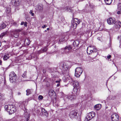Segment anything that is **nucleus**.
Instances as JSON below:
<instances>
[{"mask_svg":"<svg viewBox=\"0 0 121 121\" xmlns=\"http://www.w3.org/2000/svg\"><path fill=\"white\" fill-rule=\"evenodd\" d=\"M55 93L54 91L52 89L50 90L49 91V95L50 96H52Z\"/></svg>","mask_w":121,"mask_h":121,"instance_id":"19","label":"nucleus"},{"mask_svg":"<svg viewBox=\"0 0 121 121\" xmlns=\"http://www.w3.org/2000/svg\"><path fill=\"white\" fill-rule=\"evenodd\" d=\"M1 20V17H0V21Z\"/></svg>","mask_w":121,"mask_h":121,"instance_id":"59","label":"nucleus"},{"mask_svg":"<svg viewBox=\"0 0 121 121\" xmlns=\"http://www.w3.org/2000/svg\"><path fill=\"white\" fill-rule=\"evenodd\" d=\"M21 31L19 30H16L14 31L13 33V36L16 38H17L19 35V33Z\"/></svg>","mask_w":121,"mask_h":121,"instance_id":"10","label":"nucleus"},{"mask_svg":"<svg viewBox=\"0 0 121 121\" xmlns=\"http://www.w3.org/2000/svg\"><path fill=\"white\" fill-rule=\"evenodd\" d=\"M115 27L116 28L119 29L121 27V22L119 21H117L115 22Z\"/></svg>","mask_w":121,"mask_h":121,"instance_id":"14","label":"nucleus"},{"mask_svg":"<svg viewBox=\"0 0 121 121\" xmlns=\"http://www.w3.org/2000/svg\"><path fill=\"white\" fill-rule=\"evenodd\" d=\"M77 114V112L75 111H73L70 112L69 115L70 117L73 119L76 118Z\"/></svg>","mask_w":121,"mask_h":121,"instance_id":"9","label":"nucleus"},{"mask_svg":"<svg viewBox=\"0 0 121 121\" xmlns=\"http://www.w3.org/2000/svg\"><path fill=\"white\" fill-rule=\"evenodd\" d=\"M4 94L0 93V100H2L4 99Z\"/></svg>","mask_w":121,"mask_h":121,"instance_id":"32","label":"nucleus"},{"mask_svg":"<svg viewBox=\"0 0 121 121\" xmlns=\"http://www.w3.org/2000/svg\"><path fill=\"white\" fill-rule=\"evenodd\" d=\"M72 85L74 88L78 87L79 85V82L76 80L74 81L73 82Z\"/></svg>","mask_w":121,"mask_h":121,"instance_id":"18","label":"nucleus"},{"mask_svg":"<svg viewBox=\"0 0 121 121\" xmlns=\"http://www.w3.org/2000/svg\"><path fill=\"white\" fill-rule=\"evenodd\" d=\"M32 12V11L31 10L29 12V13H30V14H31V15L32 16H34V13H33Z\"/></svg>","mask_w":121,"mask_h":121,"instance_id":"42","label":"nucleus"},{"mask_svg":"<svg viewBox=\"0 0 121 121\" xmlns=\"http://www.w3.org/2000/svg\"><path fill=\"white\" fill-rule=\"evenodd\" d=\"M4 83L5 84V81H6L5 79V78L4 77Z\"/></svg>","mask_w":121,"mask_h":121,"instance_id":"52","label":"nucleus"},{"mask_svg":"<svg viewBox=\"0 0 121 121\" xmlns=\"http://www.w3.org/2000/svg\"><path fill=\"white\" fill-rule=\"evenodd\" d=\"M70 63L69 62H61L60 64V67L64 71H66L67 74L69 72Z\"/></svg>","mask_w":121,"mask_h":121,"instance_id":"1","label":"nucleus"},{"mask_svg":"<svg viewBox=\"0 0 121 121\" xmlns=\"http://www.w3.org/2000/svg\"><path fill=\"white\" fill-rule=\"evenodd\" d=\"M67 98L68 99H70L71 101H72L75 99L76 97V96L74 95H71L68 96Z\"/></svg>","mask_w":121,"mask_h":121,"instance_id":"17","label":"nucleus"},{"mask_svg":"<svg viewBox=\"0 0 121 121\" xmlns=\"http://www.w3.org/2000/svg\"><path fill=\"white\" fill-rule=\"evenodd\" d=\"M65 37L64 36L60 37V38L59 42H63L65 40Z\"/></svg>","mask_w":121,"mask_h":121,"instance_id":"24","label":"nucleus"},{"mask_svg":"<svg viewBox=\"0 0 121 121\" xmlns=\"http://www.w3.org/2000/svg\"><path fill=\"white\" fill-rule=\"evenodd\" d=\"M56 82L57 83H59L60 82V81H56Z\"/></svg>","mask_w":121,"mask_h":121,"instance_id":"51","label":"nucleus"},{"mask_svg":"<svg viewBox=\"0 0 121 121\" xmlns=\"http://www.w3.org/2000/svg\"><path fill=\"white\" fill-rule=\"evenodd\" d=\"M1 43L0 42V47L1 46Z\"/></svg>","mask_w":121,"mask_h":121,"instance_id":"58","label":"nucleus"},{"mask_svg":"<svg viewBox=\"0 0 121 121\" xmlns=\"http://www.w3.org/2000/svg\"><path fill=\"white\" fill-rule=\"evenodd\" d=\"M107 22L110 25L113 24L115 23L114 19H112L111 17L108 19Z\"/></svg>","mask_w":121,"mask_h":121,"instance_id":"13","label":"nucleus"},{"mask_svg":"<svg viewBox=\"0 0 121 121\" xmlns=\"http://www.w3.org/2000/svg\"><path fill=\"white\" fill-rule=\"evenodd\" d=\"M86 117L87 121H89L92 118V117L90 116L88 114Z\"/></svg>","mask_w":121,"mask_h":121,"instance_id":"34","label":"nucleus"},{"mask_svg":"<svg viewBox=\"0 0 121 121\" xmlns=\"http://www.w3.org/2000/svg\"><path fill=\"white\" fill-rule=\"evenodd\" d=\"M90 31L89 30H88L87 31H86V33L87 35H88V37H89V36L91 37L92 35V31L91 32V35H89V34L90 33Z\"/></svg>","mask_w":121,"mask_h":121,"instance_id":"35","label":"nucleus"},{"mask_svg":"<svg viewBox=\"0 0 121 121\" xmlns=\"http://www.w3.org/2000/svg\"><path fill=\"white\" fill-rule=\"evenodd\" d=\"M88 114L90 116L92 117V118L95 116V113L93 112H91Z\"/></svg>","mask_w":121,"mask_h":121,"instance_id":"26","label":"nucleus"},{"mask_svg":"<svg viewBox=\"0 0 121 121\" xmlns=\"http://www.w3.org/2000/svg\"><path fill=\"white\" fill-rule=\"evenodd\" d=\"M10 81L11 82L15 83L16 81L17 77L16 75L13 72L10 73Z\"/></svg>","mask_w":121,"mask_h":121,"instance_id":"2","label":"nucleus"},{"mask_svg":"<svg viewBox=\"0 0 121 121\" xmlns=\"http://www.w3.org/2000/svg\"><path fill=\"white\" fill-rule=\"evenodd\" d=\"M6 26V25L4 23H3L0 25V29H3Z\"/></svg>","mask_w":121,"mask_h":121,"instance_id":"25","label":"nucleus"},{"mask_svg":"<svg viewBox=\"0 0 121 121\" xmlns=\"http://www.w3.org/2000/svg\"><path fill=\"white\" fill-rule=\"evenodd\" d=\"M43 114H44L47 117L48 115V112L46 111H45L44 113H43Z\"/></svg>","mask_w":121,"mask_h":121,"instance_id":"41","label":"nucleus"},{"mask_svg":"<svg viewBox=\"0 0 121 121\" xmlns=\"http://www.w3.org/2000/svg\"><path fill=\"white\" fill-rule=\"evenodd\" d=\"M2 81L3 79L0 76V84H1Z\"/></svg>","mask_w":121,"mask_h":121,"instance_id":"44","label":"nucleus"},{"mask_svg":"<svg viewBox=\"0 0 121 121\" xmlns=\"http://www.w3.org/2000/svg\"><path fill=\"white\" fill-rule=\"evenodd\" d=\"M25 81L24 80H23V79H21L20 81L19 80V81L20 82H21V81Z\"/></svg>","mask_w":121,"mask_h":121,"instance_id":"54","label":"nucleus"},{"mask_svg":"<svg viewBox=\"0 0 121 121\" xmlns=\"http://www.w3.org/2000/svg\"><path fill=\"white\" fill-rule=\"evenodd\" d=\"M117 9L120 10H121V3H119L117 5Z\"/></svg>","mask_w":121,"mask_h":121,"instance_id":"37","label":"nucleus"},{"mask_svg":"<svg viewBox=\"0 0 121 121\" xmlns=\"http://www.w3.org/2000/svg\"><path fill=\"white\" fill-rule=\"evenodd\" d=\"M116 97L115 95H110L108 97V99H116Z\"/></svg>","mask_w":121,"mask_h":121,"instance_id":"29","label":"nucleus"},{"mask_svg":"<svg viewBox=\"0 0 121 121\" xmlns=\"http://www.w3.org/2000/svg\"><path fill=\"white\" fill-rule=\"evenodd\" d=\"M117 14H121V10H119L118 9H117Z\"/></svg>","mask_w":121,"mask_h":121,"instance_id":"38","label":"nucleus"},{"mask_svg":"<svg viewBox=\"0 0 121 121\" xmlns=\"http://www.w3.org/2000/svg\"><path fill=\"white\" fill-rule=\"evenodd\" d=\"M26 92L27 93L26 95H28L31 93V90L30 89H27V90L26 91Z\"/></svg>","mask_w":121,"mask_h":121,"instance_id":"30","label":"nucleus"},{"mask_svg":"<svg viewBox=\"0 0 121 121\" xmlns=\"http://www.w3.org/2000/svg\"><path fill=\"white\" fill-rule=\"evenodd\" d=\"M107 4L109 5L111 4L112 0H104Z\"/></svg>","mask_w":121,"mask_h":121,"instance_id":"27","label":"nucleus"},{"mask_svg":"<svg viewBox=\"0 0 121 121\" xmlns=\"http://www.w3.org/2000/svg\"><path fill=\"white\" fill-rule=\"evenodd\" d=\"M26 113H25V117H26V116H25V115L26 114Z\"/></svg>","mask_w":121,"mask_h":121,"instance_id":"60","label":"nucleus"},{"mask_svg":"<svg viewBox=\"0 0 121 121\" xmlns=\"http://www.w3.org/2000/svg\"><path fill=\"white\" fill-rule=\"evenodd\" d=\"M118 39L120 41V43H121V35L118 37Z\"/></svg>","mask_w":121,"mask_h":121,"instance_id":"40","label":"nucleus"},{"mask_svg":"<svg viewBox=\"0 0 121 121\" xmlns=\"http://www.w3.org/2000/svg\"><path fill=\"white\" fill-rule=\"evenodd\" d=\"M47 30H49V28H48L47 29Z\"/></svg>","mask_w":121,"mask_h":121,"instance_id":"57","label":"nucleus"},{"mask_svg":"<svg viewBox=\"0 0 121 121\" xmlns=\"http://www.w3.org/2000/svg\"><path fill=\"white\" fill-rule=\"evenodd\" d=\"M11 56L10 53L9 52L5 54L3 56V59L4 60H6Z\"/></svg>","mask_w":121,"mask_h":121,"instance_id":"11","label":"nucleus"},{"mask_svg":"<svg viewBox=\"0 0 121 121\" xmlns=\"http://www.w3.org/2000/svg\"><path fill=\"white\" fill-rule=\"evenodd\" d=\"M24 25L25 26H27V23L26 22H25L24 23Z\"/></svg>","mask_w":121,"mask_h":121,"instance_id":"45","label":"nucleus"},{"mask_svg":"<svg viewBox=\"0 0 121 121\" xmlns=\"http://www.w3.org/2000/svg\"><path fill=\"white\" fill-rule=\"evenodd\" d=\"M65 78L64 77H63V80H64V81L65 82H66V80H65Z\"/></svg>","mask_w":121,"mask_h":121,"instance_id":"49","label":"nucleus"},{"mask_svg":"<svg viewBox=\"0 0 121 121\" xmlns=\"http://www.w3.org/2000/svg\"><path fill=\"white\" fill-rule=\"evenodd\" d=\"M36 8L38 10L41 11L43 9V6L42 4H38Z\"/></svg>","mask_w":121,"mask_h":121,"instance_id":"16","label":"nucleus"},{"mask_svg":"<svg viewBox=\"0 0 121 121\" xmlns=\"http://www.w3.org/2000/svg\"><path fill=\"white\" fill-rule=\"evenodd\" d=\"M81 22L80 20H78L77 18H74L72 21V26L74 29L76 28L77 25L79 24Z\"/></svg>","mask_w":121,"mask_h":121,"instance_id":"3","label":"nucleus"},{"mask_svg":"<svg viewBox=\"0 0 121 121\" xmlns=\"http://www.w3.org/2000/svg\"><path fill=\"white\" fill-rule=\"evenodd\" d=\"M29 118H28L26 119V121H29Z\"/></svg>","mask_w":121,"mask_h":121,"instance_id":"55","label":"nucleus"},{"mask_svg":"<svg viewBox=\"0 0 121 121\" xmlns=\"http://www.w3.org/2000/svg\"><path fill=\"white\" fill-rule=\"evenodd\" d=\"M80 92V89L78 88H74L73 89L72 93L73 94L76 95H78Z\"/></svg>","mask_w":121,"mask_h":121,"instance_id":"12","label":"nucleus"},{"mask_svg":"<svg viewBox=\"0 0 121 121\" xmlns=\"http://www.w3.org/2000/svg\"><path fill=\"white\" fill-rule=\"evenodd\" d=\"M47 50V48L46 47H44L42 51V50H41L39 51V52L40 53H42V51L43 52H46Z\"/></svg>","mask_w":121,"mask_h":121,"instance_id":"31","label":"nucleus"},{"mask_svg":"<svg viewBox=\"0 0 121 121\" xmlns=\"http://www.w3.org/2000/svg\"><path fill=\"white\" fill-rule=\"evenodd\" d=\"M26 73H27V72L26 71L24 72V73H23V74H22V77L24 78H27Z\"/></svg>","mask_w":121,"mask_h":121,"instance_id":"33","label":"nucleus"},{"mask_svg":"<svg viewBox=\"0 0 121 121\" xmlns=\"http://www.w3.org/2000/svg\"><path fill=\"white\" fill-rule=\"evenodd\" d=\"M2 61L1 60H0V65H1Z\"/></svg>","mask_w":121,"mask_h":121,"instance_id":"53","label":"nucleus"},{"mask_svg":"<svg viewBox=\"0 0 121 121\" xmlns=\"http://www.w3.org/2000/svg\"><path fill=\"white\" fill-rule=\"evenodd\" d=\"M9 109L7 112H9V114H11L13 113L16 111V107L13 105L11 104L9 107Z\"/></svg>","mask_w":121,"mask_h":121,"instance_id":"6","label":"nucleus"},{"mask_svg":"<svg viewBox=\"0 0 121 121\" xmlns=\"http://www.w3.org/2000/svg\"><path fill=\"white\" fill-rule=\"evenodd\" d=\"M8 34V32L7 31L1 33L0 35V39H2L3 37L7 35Z\"/></svg>","mask_w":121,"mask_h":121,"instance_id":"20","label":"nucleus"},{"mask_svg":"<svg viewBox=\"0 0 121 121\" xmlns=\"http://www.w3.org/2000/svg\"><path fill=\"white\" fill-rule=\"evenodd\" d=\"M46 26H46V25H44L43 26H42V27L43 28H45Z\"/></svg>","mask_w":121,"mask_h":121,"instance_id":"46","label":"nucleus"},{"mask_svg":"<svg viewBox=\"0 0 121 121\" xmlns=\"http://www.w3.org/2000/svg\"><path fill=\"white\" fill-rule=\"evenodd\" d=\"M24 22H21V25H22L24 24Z\"/></svg>","mask_w":121,"mask_h":121,"instance_id":"50","label":"nucleus"},{"mask_svg":"<svg viewBox=\"0 0 121 121\" xmlns=\"http://www.w3.org/2000/svg\"><path fill=\"white\" fill-rule=\"evenodd\" d=\"M41 110L42 112L43 113H44L45 111H46L45 110V109L43 108H41Z\"/></svg>","mask_w":121,"mask_h":121,"instance_id":"43","label":"nucleus"},{"mask_svg":"<svg viewBox=\"0 0 121 121\" xmlns=\"http://www.w3.org/2000/svg\"><path fill=\"white\" fill-rule=\"evenodd\" d=\"M82 68L78 67L75 69V76L76 77H79L82 72Z\"/></svg>","mask_w":121,"mask_h":121,"instance_id":"5","label":"nucleus"},{"mask_svg":"<svg viewBox=\"0 0 121 121\" xmlns=\"http://www.w3.org/2000/svg\"><path fill=\"white\" fill-rule=\"evenodd\" d=\"M20 0H15L14 2V5L16 6H18L20 4Z\"/></svg>","mask_w":121,"mask_h":121,"instance_id":"28","label":"nucleus"},{"mask_svg":"<svg viewBox=\"0 0 121 121\" xmlns=\"http://www.w3.org/2000/svg\"><path fill=\"white\" fill-rule=\"evenodd\" d=\"M111 119L112 121H118L119 119V117L116 114H113L111 116Z\"/></svg>","mask_w":121,"mask_h":121,"instance_id":"8","label":"nucleus"},{"mask_svg":"<svg viewBox=\"0 0 121 121\" xmlns=\"http://www.w3.org/2000/svg\"><path fill=\"white\" fill-rule=\"evenodd\" d=\"M26 40H27L28 41V42L27 43V44L28 45H29L30 43V41H29V40L28 39H27Z\"/></svg>","mask_w":121,"mask_h":121,"instance_id":"48","label":"nucleus"},{"mask_svg":"<svg viewBox=\"0 0 121 121\" xmlns=\"http://www.w3.org/2000/svg\"><path fill=\"white\" fill-rule=\"evenodd\" d=\"M72 48V47L71 46H67L63 49V50L65 53H69L71 52Z\"/></svg>","mask_w":121,"mask_h":121,"instance_id":"7","label":"nucleus"},{"mask_svg":"<svg viewBox=\"0 0 121 121\" xmlns=\"http://www.w3.org/2000/svg\"><path fill=\"white\" fill-rule=\"evenodd\" d=\"M101 107V105L100 104H98L95 105L94 108L96 110H99Z\"/></svg>","mask_w":121,"mask_h":121,"instance_id":"21","label":"nucleus"},{"mask_svg":"<svg viewBox=\"0 0 121 121\" xmlns=\"http://www.w3.org/2000/svg\"><path fill=\"white\" fill-rule=\"evenodd\" d=\"M11 8H8L6 9V12L7 14V15L9 16L11 14Z\"/></svg>","mask_w":121,"mask_h":121,"instance_id":"22","label":"nucleus"},{"mask_svg":"<svg viewBox=\"0 0 121 121\" xmlns=\"http://www.w3.org/2000/svg\"><path fill=\"white\" fill-rule=\"evenodd\" d=\"M43 98V97L41 95H40L38 97L39 99H42Z\"/></svg>","mask_w":121,"mask_h":121,"instance_id":"39","label":"nucleus"},{"mask_svg":"<svg viewBox=\"0 0 121 121\" xmlns=\"http://www.w3.org/2000/svg\"><path fill=\"white\" fill-rule=\"evenodd\" d=\"M19 104H20V107L22 108H25V106L27 104V103L26 101L20 102L19 103Z\"/></svg>","mask_w":121,"mask_h":121,"instance_id":"15","label":"nucleus"},{"mask_svg":"<svg viewBox=\"0 0 121 121\" xmlns=\"http://www.w3.org/2000/svg\"><path fill=\"white\" fill-rule=\"evenodd\" d=\"M60 84H57V86H59Z\"/></svg>","mask_w":121,"mask_h":121,"instance_id":"56","label":"nucleus"},{"mask_svg":"<svg viewBox=\"0 0 121 121\" xmlns=\"http://www.w3.org/2000/svg\"><path fill=\"white\" fill-rule=\"evenodd\" d=\"M95 47H93L90 46L88 47L87 49V53L89 54H90L91 53H95L97 54V50L95 49Z\"/></svg>","mask_w":121,"mask_h":121,"instance_id":"4","label":"nucleus"},{"mask_svg":"<svg viewBox=\"0 0 121 121\" xmlns=\"http://www.w3.org/2000/svg\"><path fill=\"white\" fill-rule=\"evenodd\" d=\"M11 105H6L4 107V108L5 110L7 111V110H8V109H9V106H10Z\"/></svg>","mask_w":121,"mask_h":121,"instance_id":"36","label":"nucleus"},{"mask_svg":"<svg viewBox=\"0 0 121 121\" xmlns=\"http://www.w3.org/2000/svg\"><path fill=\"white\" fill-rule=\"evenodd\" d=\"M111 56L110 55H109L107 57V58L108 59H109L111 58Z\"/></svg>","mask_w":121,"mask_h":121,"instance_id":"47","label":"nucleus"},{"mask_svg":"<svg viewBox=\"0 0 121 121\" xmlns=\"http://www.w3.org/2000/svg\"><path fill=\"white\" fill-rule=\"evenodd\" d=\"M79 44V42L78 40L75 41L73 43V45L75 47L78 46Z\"/></svg>","mask_w":121,"mask_h":121,"instance_id":"23","label":"nucleus"}]
</instances>
